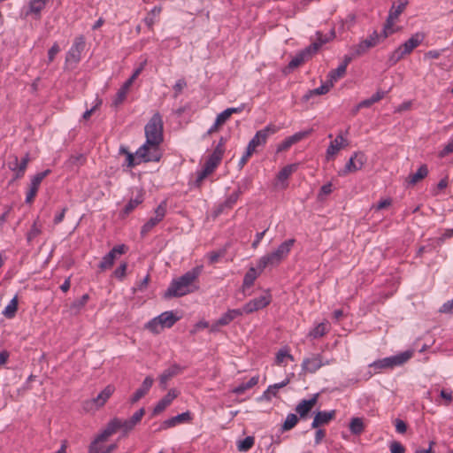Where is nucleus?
I'll return each instance as SVG.
<instances>
[{
	"label": "nucleus",
	"mask_w": 453,
	"mask_h": 453,
	"mask_svg": "<svg viewBox=\"0 0 453 453\" xmlns=\"http://www.w3.org/2000/svg\"><path fill=\"white\" fill-rule=\"evenodd\" d=\"M288 382H289V380L287 379L286 380H284L280 383H276V384L269 386L268 388L271 391V394L275 396L277 394V390L287 386L288 384Z\"/></svg>",
	"instance_id": "69168bd1"
},
{
	"label": "nucleus",
	"mask_w": 453,
	"mask_h": 453,
	"mask_svg": "<svg viewBox=\"0 0 453 453\" xmlns=\"http://www.w3.org/2000/svg\"><path fill=\"white\" fill-rule=\"evenodd\" d=\"M349 431L354 435H360L365 431V424L362 418L355 417L350 419Z\"/></svg>",
	"instance_id": "2f4dec72"
},
{
	"label": "nucleus",
	"mask_w": 453,
	"mask_h": 453,
	"mask_svg": "<svg viewBox=\"0 0 453 453\" xmlns=\"http://www.w3.org/2000/svg\"><path fill=\"white\" fill-rule=\"evenodd\" d=\"M133 423H130L129 419L122 420L119 418H111L106 425L105 428L101 432V438L110 437L114 434L118 430L121 429L123 434H127L130 431L134 428Z\"/></svg>",
	"instance_id": "20e7f679"
},
{
	"label": "nucleus",
	"mask_w": 453,
	"mask_h": 453,
	"mask_svg": "<svg viewBox=\"0 0 453 453\" xmlns=\"http://www.w3.org/2000/svg\"><path fill=\"white\" fill-rule=\"evenodd\" d=\"M145 327L154 334H158L160 332V330L163 329V328H161L160 320L157 319V317L152 319L151 320H150L146 324Z\"/></svg>",
	"instance_id": "09e8293b"
},
{
	"label": "nucleus",
	"mask_w": 453,
	"mask_h": 453,
	"mask_svg": "<svg viewBox=\"0 0 453 453\" xmlns=\"http://www.w3.org/2000/svg\"><path fill=\"white\" fill-rule=\"evenodd\" d=\"M311 411V408L302 400L296 407V411L299 414L300 418H307L309 412Z\"/></svg>",
	"instance_id": "49530a36"
},
{
	"label": "nucleus",
	"mask_w": 453,
	"mask_h": 453,
	"mask_svg": "<svg viewBox=\"0 0 453 453\" xmlns=\"http://www.w3.org/2000/svg\"><path fill=\"white\" fill-rule=\"evenodd\" d=\"M319 50V43H311L299 51L288 63V68L294 69L310 59Z\"/></svg>",
	"instance_id": "39448f33"
},
{
	"label": "nucleus",
	"mask_w": 453,
	"mask_h": 453,
	"mask_svg": "<svg viewBox=\"0 0 453 453\" xmlns=\"http://www.w3.org/2000/svg\"><path fill=\"white\" fill-rule=\"evenodd\" d=\"M81 55L78 50H74L71 48L66 54L65 61L78 63L81 60Z\"/></svg>",
	"instance_id": "5fc2aeb1"
},
{
	"label": "nucleus",
	"mask_w": 453,
	"mask_h": 453,
	"mask_svg": "<svg viewBox=\"0 0 453 453\" xmlns=\"http://www.w3.org/2000/svg\"><path fill=\"white\" fill-rule=\"evenodd\" d=\"M231 117V115L229 114V111H227V110L226 109L225 111H223L222 112H220L217 118H216V120H217V125H223L226 122V120Z\"/></svg>",
	"instance_id": "e2e57ef3"
},
{
	"label": "nucleus",
	"mask_w": 453,
	"mask_h": 453,
	"mask_svg": "<svg viewBox=\"0 0 453 453\" xmlns=\"http://www.w3.org/2000/svg\"><path fill=\"white\" fill-rule=\"evenodd\" d=\"M60 48L57 42H55L52 47L48 51V60L49 62H52L56 57V55L59 52Z\"/></svg>",
	"instance_id": "0e129e2a"
},
{
	"label": "nucleus",
	"mask_w": 453,
	"mask_h": 453,
	"mask_svg": "<svg viewBox=\"0 0 453 453\" xmlns=\"http://www.w3.org/2000/svg\"><path fill=\"white\" fill-rule=\"evenodd\" d=\"M271 303V296H261L259 297L254 298L244 304L242 309V314H250L254 311H257L258 310H261Z\"/></svg>",
	"instance_id": "ddd939ff"
},
{
	"label": "nucleus",
	"mask_w": 453,
	"mask_h": 453,
	"mask_svg": "<svg viewBox=\"0 0 453 453\" xmlns=\"http://www.w3.org/2000/svg\"><path fill=\"white\" fill-rule=\"evenodd\" d=\"M74 50H78L81 54L85 48V38L83 35H80L74 39V42L71 47Z\"/></svg>",
	"instance_id": "864d4df0"
},
{
	"label": "nucleus",
	"mask_w": 453,
	"mask_h": 453,
	"mask_svg": "<svg viewBox=\"0 0 453 453\" xmlns=\"http://www.w3.org/2000/svg\"><path fill=\"white\" fill-rule=\"evenodd\" d=\"M393 25L394 23H388V20H386V23L384 24V27H383V30L380 34H379L380 35V41H384L385 39H387L390 35H392L395 30L393 29Z\"/></svg>",
	"instance_id": "3c124183"
},
{
	"label": "nucleus",
	"mask_w": 453,
	"mask_h": 453,
	"mask_svg": "<svg viewBox=\"0 0 453 453\" xmlns=\"http://www.w3.org/2000/svg\"><path fill=\"white\" fill-rule=\"evenodd\" d=\"M453 152V140L448 142V144L440 151L439 156L444 157Z\"/></svg>",
	"instance_id": "774afa93"
},
{
	"label": "nucleus",
	"mask_w": 453,
	"mask_h": 453,
	"mask_svg": "<svg viewBox=\"0 0 453 453\" xmlns=\"http://www.w3.org/2000/svg\"><path fill=\"white\" fill-rule=\"evenodd\" d=\"M127 264L126 262L121 263L119 267L114 271V276L118 279L122 280L126 275Z\"/></svg>",
	"instance_id": "bf43d9fd"
},
{
	"label": "nucleus",
	"mask_w": 453,
	"mask_h": 453,
	"mask_svg": "<svg viewBox=\"0 0 453 453\" xmlns=\"http://www.w3.org/2000/svg\"><path fill=\"white\" fill-rule=\"evenodd\" d=\"M296 170V165H288L284 166L277 175V178L280 181L286 180Z\"/></svg>",
	"instance_id": "58836bf2"
},
{
	"label": "nucleus",
	"mask_w": 453,
	"mask_h": 453,
	"mask_svg": "<svg viewBox=\"0 0 453 453\" xmlns=\"http://www.w3.org/2000/svg\"><path fill=\"white\" fill-rule=\"evenodd\" d=\"M242 194V190L238 188L236 191H234L233 194H231L226 201L223 203V206H226V209H232L233 206L238 201L240 196Z\"/></svg>",
	"instance_id": "a18cd8bd"
},
{
	"label": "nucleus",
	"mask_w": 453,
	"mask_h": 453,
	"mask_svg": "<svg viewBox=\"0 0 453 453\" xmlns=\"http://www.w3.org/2000/svg\"><path fill=\"white\" fill-rule=\"evenodd\" d=\"M282 260L278 257L276 253L273 251L263 256L260 257L257 263V269L262 272L264 269H265L267 266H276L278 265Z\"/></svg>",
	"instance_id": "4be33fe9"
},
{
	"label": "nucleus",
	"mask_w": 453,
	"mask_h": 453,
	"mask_svg": "<svg viewBox=\"0 0 453 453\" xmlns=\"http://www.w3.org/2000/svg\"><path fill=\"white\" fill-rule=\"evenodd\" d=\"M242 315V311L241 309H233L228 310L225 312L219 319L218 325H221L222 326H227L230 324L234 319Z\"/></svg>",
	"instance_id": "a878e982"
},
{
	"label": "nucleus",
	"mask_w": 453,
	"mask_h": 453,
	"mask_svg": "<svg viewBox=\"0 0 453 453\" xmlns=\"http://www.w3.org/2000/svg\"><path fill=\"white\" fill-rule=\"evenodd\" d=\"M288 357L290 360H294V357L292 355H290L287 350L280 349L278 351L276 355V363L280 364L283 362L284 358Z\"/></svg>",
	"instance_id": "052dcab7"
},
{
	"label": "nucleus",
	"mask_w": 453,
	"mask_h": 453,
	"mask_svg": "<svg viewBox=\"0 0 453 453\" xmlns=\"http://www.w3.org/2000/svg\"><path fill=\"white\" fill-rule=\"evenodd\" d=\"M255 438L253 436H247L237 443V449L241 452L248 451L254 446Z\"/></svg>",
	"instance_id": "ea45409f"
},
{
	"label": "nucleus",
	"mask_w": 453,
	"mask_h": 453,
	"mask_svg": "<svg viewBox=\"0 0 453 453\" xmlns=\"http://www.w3.org/2000/svg\"><path fill=\"white\" fill-rule=\"evenodd\" d=\"M182 371V368L173 364L169 368L165 369L159 376V383L163 389L166 388L167 382L174 376L178 375Z\"/></svg>",
	"instance_id": "412c9836"
},
{
	"label": "nucleus",
	"mask_w": 453,
	"mask_h": 453,
	"mask_svg": "<svg viewBox=\"0 0 453 453\" xmlns=\"http://www.w3.org/2000/svg\"><path fill=\"white\" fill-rule=\"evenodd\" d=\"M311 133V130L302 131L287 137L281 143L278 145L277 151H284L288 150L293 144L300 142Z\"/></svg>",
	"instance_id": "f3484780"
},
{
	"label": "nucleus",
	"mask_w": 453,
	"mask_h": 453,
	"mask_svg": "<svg viewBox=\"0 0 453 453\" xmlns=\"http://www.w3.org/2000/svg\"><path fill=\"white\" fill-rule=\"evenodd\" d=\"M329 361L323 362L320 354H313L311 357H306L302 363V370L304 372L314 373L323 365H328Z\"/></svg>",
	"instance_id": "9b49d317"
},
{
	"label": "nucleus",
	"mask_w": 453,
	"mask_h": 453,
	"mask_svg": "<svg viewBox=\"0 0 453 453\" xmlns=\"http://www.w3.org/2000/svg\"><path fill=\"white\" fill-rule=\"evenodd\" d=\"M390 452L405 453V448L399 441H394L390 444Z\"/></svg>",
	"instance_id": "680f3d73"
},
{
	"label": "nucleus",
	"mask_w": 453,
	"mask_h": 453,
	"mask_svg": "<svg viewBox=\"0 0 453 453\" xmlns=\"http://www.w3.org/2000/svg\"><path fill=\"white\" fill-rule=\"evenodd\" d=\"M48 0H30L29 1V12L27 13H32L35 16V19L41 18V12L45 8Z\"/></svg>",
	"instance_id": "c756f323"
},
{
	"label": "nucleus",
	"mask_w": 453,
	"mask_h": 453,
	"mask_svg": "<svg viewBox=\"0 0 453 453\" xmlns=\"http://www.w3.org/2000/svg\"><path fill=\"white\" fill-rule=\"evenodd\" d=\"M441 313H453V299L444 303L439 309Z\"/></svg>",
	"instance_id": "338daca9"
},
{
	"label": "nucleus",
	"mask_w": 453,
	"mask_h": 453,
	"mask_svg": "<svg viewBox=\"0 0 453 453\" xmlns=\"http://www.w3.org/2000/svg\"><path fill=\"white\" fill-rule=\"evenodd\" d=\"M164 124L161 115L156 112L145 125L144 132L146 142L141 146L135 154L144 163L158 162L162 157L159 145L164 141Z\"/></svg>",
	"instance_id": "f257e3e1"
},
{
	"label": "nucleus",
	"mask_w": 453,
	"mask_h": 453,
	"mask_svg": "<svg viewBox=\"0 0 453 453\" xmlns=\"http://www.w3.org/2000/svg\"><path fill=\"white\" fill-rule=\"evenodd\" d=\"M17 310H18V298H17V296H14L11 300L9 304L5 307L4 311H3V314L7 319H12L15 316Z\"/></svg>",
	"instance_id": "e433bc0d"
},
{
	"label": "nucleus",
	"mask_w": 453,
	"mask_h": 453,
	"mask_svg": "<svg viewBox=\"0 0 453 453\" xmlns=\"http://www.w3.org/2000/svg\"><path fill=\"white\" fill-rule=\"evenodd\" d=\"M220 162L221 160L216 157V156L210 155L204 163L203 168L212 173Z\"/></svg>",
	"instance_id": "37998d69"
},
{
	"label": "nucleus",
	"mask_w": 453,
	"mask_h": 453,
	"mask_svg": "<svg viewBox=\"0 0 453 453\" xmlns=\"http://www.w3.org/2000/svg\"><path fill=\"white\" fill-rule=\"evenodd\" d=\"M336 411H318L311 423V428H319L321 426L327 425L331 420L335 418Z\"/></svg>",
	"instance_id": "a211bd4d"
},
{
	"label": "nucleus",
	"mask_w": 453,
	"mask_h": 453,
	"mask_svg": "<svg viewBox=\"0 0 453 453\" xmlns=\"http://www.w3.org/2000/svg\"><path fill=\"white\" fill-rule=\"evenodd\" d=\"M327 332L326 325L325 323H319L317 326H315L311 332L310 336L313 338H319L324 336Z\"/></svg>",
	"instance_id": "de8ad7c7"
},
{
	"label": "nucleus",
	"mask_w": 453,
	"mask_h": 453,
	"mask_svg": "<svg viewBox=\"0 0 453 453\" xmlns=\"http://www.w3.org/2000/svg\"><path fill=\"white\" fill-rule=\"evenodd\" d=\"M428 174V168L426 165H422L415 173L410 174L408 177V182L411 185H415Z\"/></svg>",
	"instance_id": "7c9ffc66"
},
{
	"label": "nucleus",
	"mask_w": 453,
	"mask_h": 453,
	"mask_svg": "<svg viewBox=\"0 0 453 453\" xmlns=\"http://www.w3.org/2000/svg\"><path fill=\"white\" fill-rule=\"evenodd\" d=\"M109 437L101 438V433L94 439L88 447V453H111L117 448V443L110 444L107 447L101 446L100 443L105 441Z\"/></svg>",
	"instance_id": "2eb2a0df"
},
{
	"label": "nucleus",
	"mask_w": 453,
	"mask_h": 453,
	"mask_svg": "<svg viewBox=\"0 0 453 453\" xmlns=\"http://www.w3.org/2000/svg\"><path fill=\"white\" fill-rule=\"evenodd\" d=\"M346 69L347 68L344 67V65H340L336 69L332 70L328 74L329 82L333 84L338 79L344 76V74L346 73Z\"/></svg>",
	"instance_id": "79ce46f5"
},
{
	"label": "nucleus",
	"mask_w": 453,
	"mask_h": 453,
	"mask_svg": "<svg viewBox=\"0 0 453 453\" xmlns=\"http://www.w3.org/2000/svg\"><path fill=\"white\" fill-rule=\"evenodd\" d=\"M333 87V84L330 82H326L322 84L320 87L309 90L303 96V101L308 102L310 98L313 96L325 95L326 94L330 88Z\"/></svg>",
	"instance_id": "c85d7f7f"
},
{
	"label": "nucleus",
	"mask_w": 453,
	"mask_h": 453,
	"mask_svg": "<svg viewBox=\"0 0 453 453\" xmlns=\"http://www.w3.org/2000/svg\"><path fill=\"white\" fill-rule=\"evenodd\" d=\"M29 162V156L27 154L20 162H19L18 157H15V167L12 170L18 169V173L16 174V178H19L24 174L25 170L27 169V164Z\"/></svg>",
	"instance_id": "4c0bfd02"
},
{
	"label": "nucleus",
	"mask_w": 453,
	"mask_h": 453,
	"mask_svg": "<svg viewBox=\"0 0 453 453\" xmlns=\"http://www.w3.org/2000/svg\"><path fill=\"white\" fill-rule=\"evenodd\" d=\"M380 43V35L377 31H373L372 35H369L365 40H362L358 44L355 45L353 48L356 50V55L363 56L365 55L370 49L375 47Z\"/></svg>",
	"instance_id": "f8f14e48"
},
{
	"label": "nucleus",
	"mask_w": 453,
	"mask_h": 453,
	"mask_svg": "<svg viewBox=\"0 0 453 453\" xmlns=\"http://www.w3.org/2000/svg\"><path fill=\"white\" fill-rule=\"evenodd\" d=\"M115 390V388L112 385L106 386L104 390H102L96 397L92 399V402L97 406L102 407L105 404L107 400L111 396Z\"/></svg>",
	"instance_id": "5701e85b"
},
{
	"label": "nucleus",
	"mask_w": 453,
	"mask_h": 453,
	"mask_svg": "<svg viewBox=\"0 0 453 453\" xmlns=\"http://www.w3.org/2000/svg\"><path fill=\"white\" fill-rule=\"evenodd\" d=\"M424 33H416L410 39L404 42L400 47L403 50V53L411 54L425 39Z\"/></svg>",
	"instance_id": "aec40b11"
},
{
	"label": "nucleus",
	"mask_w": 453,
	"mask_h": 453,
	"mask_svg": "<svg viewBox=\"0 0 453 453\" xmlns=\"http://www.w3.org/2000/svg\"><path fill=\"white\" fill-rule=\"evenodd\" d=\"M279 127L273 124L267 125L265 128L258 130L254 137L249 142L253 143L255 148L264 145L266 143L268 137L272 134H276L279 131Z\"/></svg>",
	"instance_id": "1a4fd4ad"
},
{
	"label": "nucleus",
	"mask_w": 453,
	"mask_h": 453,
	"mask_svg": "<svg viewBox=\"0 0 453 453\" xmlns=\"http://www.w3.org/2000/svg\"><path fill=\"white\" fill-rule=\"evenodd\" d=\"M177 396V390L174 388L170 389L168 393L156 404L152 411L151 417H155L164 411Z\"/></svg>",
	"instance_id": "dca6fc26"
},
{
	"label": "nucleus",
	"mask_w": 453,
	"mask_h": 453,
	"mask_svg": "<svg viewBox=\"0 0 453 453\" xmlns=\"http://www.w3.org/2000/svg\"><path fill=\"white\" fill-rule=\"evenodd\" d=\"M257 276L258 273L257 270L254 267H250L244 275L242 283L243 288H250L254 284Z\"/></svg>",
	"instance_id": "72a5a7b5"
},
{
	"label": "nucleus",
	"mask_w": 453,
	"mask_h": 453,
	"mask_svg": "<svg viewBox=\"0 0 453 453\" xmlns=\"http://www.w3.org/2000/svg\"><path fill=\"white\" fill-rule=\"evenodd\" d=\"M299 418L296 414L289 413L281 426V431L286 432L294 428L298 423Z\"/></svg>",
	"instance_id": "f704fd0d"
},
{
	"label": "nucleus",
	"mask_w": 453,
	"mask_h": 453,
	"mask_svg": "<svg viewBox=\"0 0 453 453\" xmlns=\"http://www.w3.org/2000/svg\"><path fill=\"white\" fill-rule=\"evenodd\" d=\"M127 92L128 91H127L124 88H120L118 90V92H117V94H116L113 101H112V106L117 108L119 105H120L125 101V99L127 97Z\"/></svg>",
	"instance_id": "8fccbe9b"
},
{
	"label": "nucleus",
	"mask_w": 453,
	"mask_h": 453,
	"mask_svg": "<svg viewBox=\"0 0 453 453\" xmlns=\"http://www.w3.org/2000/svg\"><path fill=\"white\" fill-rule=\"evenodd\" d=\"M210 174H211V173H209V172H208L207 170H205L204 168H203V170H202V171L198 172V173H197L196 179V180H195V182H194L195 187H196V188H199L201 187V185H202L203 180H204L208 175H210Z\"/></svg>",
	"instance_id": "4d7b16f0"
},
{
	"label": "nucleus",
	"mask_w": 453,
	"mask_h": 453,
	"mask_svg": "<svg viewBox=\"0 0 453 453\" xmlns=\"http://www.w3.org/2000/svg\"><path fill=\"white\" fill-rule=\"evenodd\" d=\"M143 202V195L140 192L135 198L130 199V201L125 205L123 213L128 215L131 213L139 204Z\"/></svg>",
	"instance_id": "473e14b6"
},
{
	"label": "nucleus",
	"mask_w": 453,
	"mask_h": 453,
	"mask_svg": "<svg viewBox=\"0 0 453 453\" xmlns=\"http://www.w3.org/2000/svg\"><path fill=\"white\" fill-rule=\"evenodd\" d=\"M166 212V203L162 202L155 210V216L151 217L141 229V235L146 236L154 226H156L165 217Z\"/></svg>",
	"instance_id": "423d86ee"
},
{
	"label": "nucleus",
	"mask_w": 453,
	"mask_h": 453,
	"mask_svg": "<svg viewBox=\"0 0 453 453\" xmlns=\"http://www.w3.org/2000/svg\"><path fill=\"white\" fill-rule=\"evenodd\" d=\"M50 172L51 171L50 169H47L43 172L36 173L32 178L30 187H29V189L27 191V196H26L27 203H31L34 201L42 180L45 177H47L50 173Z\"/></svg>",
	"instance_id": "9d476101"
},
{
	"label": "nucleus",
	"mask_w": 453,
	"mask_h": 453,
	"mask_svg": "<svg viewBox=\"0 0 453 453\" xmlns=\"http://www.w3.org/2000/svg\"><path fill=\"white\" fill-rule=\"evenodd\" d=\"M186 87L187 82L184 79L178 80L173 86L174 97H177L182 92L183 88Z\"/></svg>",
	"instance_id": "13d9d810"
},
{
	"label": "nucleus",
	"mask_w": 453,
	"mask_h": 453,
	"mask_svg": "<svg viewBox=\"0 0 453 453\" xmlns=\"http://www.w3.org/2000/svg\"><path fill=\"white\" fill-rule=\"evenodd\" d=\"M202 268V266H196L178 279L173 280L170 286L165 292L164 297L166 299L180 297L193 292V283L201 274Z\"/></svg>",
	"instance_id": "f03ea898"
},
{
	"label": "nucleus",
	"mask_w": 453,
	"mask_h": 453,
	"mask_svg": "<svg viewBox=\"0 0 453 453\" xmlns=\"http://www.w3.org/2000/svg\"><path fill=\"white\" fill-rule=\"evenodd\" d=\"M127 248L125 244L114 246L105 256L103 257L98 267L101 271H105L112 267L117 255L126 253Z\"/></svg>",
	"instance_id": "6e6552de"
},
{
	"label": "nucleus",
	"mask_w": 453,
	"mask_h": 453,
	"mask_svg": "<svg viewBox=\"0 0 453 453\" xmlns=\"http://www.w3.org/2000/svg\"><path fill=\"white\" fill-rule=\"evenodd\" d=\"M162 11L161 6H155L149 14L144 18V22L150 29H152L155 24V17Z\"/></svg>",
	"instance_id": "a19ab883"
},
{
	"label": "nucleus",
	"mask_w": 453,
	"mask_h": 453,
	"mask_svg": "<svg viewBox=\"0 0 453 453\" xmlns=\"http://www.w3.org/2000/svg\"><path fill=\"white\" fill-rule=\"evenodd\" d=\"M347 141L343 138L342 134H338L336 138L330 142L326 150V159L329 160L334 155L338 153V151L342 149V143Z\"/></svg>",
	"instance_id": "393cba45"
},
{
	"label": "nucleus",
	"mask_w": 453,
	"mask_h": 453,
	"mask_svg": "<svg viewBox=\"0 0 453 453\" xmlns=\"http://www.w3.org/2000/svg\"><path fill=\"white\" fill-rule=\"evenodd\" d=\"M157 319L160 320L161 328H170L180 319V318L173 311H165L158 315Z\"/></svg>",
	"instance_id": "b1692460"
},
{
	"label": "nucleus",
	"mask_w": 453,
	"mask_h": 453,
	"mask_svg": "<svg viewBox=\"0 0 453 453\" xmlns=\"http://www.w3.org/2000/svg\"><path fill=\"white\" fill-rule=\"evenodd\" d=\"M145 414V409L141 408L136 412L133 414V416L128 418L130 420V423H133L134 426H136L140 421L142 420V417Z\"/></svg>",
	"instance_id": "6e6d98bb"
},
{
	"label": "nucleus",
	"mask_w": 453,
	"mask_h": 453,
	"mask_svg": "<svg viewBox=\"0 0 453 453\" xmlns=\"http://www.w3.org/2000/svg\"><path fill=\"white\" fill-rule=\"evenodd\" d=\"M141 162H143V160L138 158L135 153H128L126 157V165L129 168L138 165Z\"/></svg>",
	"instance_id": "603ef678"
},
{
	"label": "nucleus",
	"mask_w": 453,
	"mask_h": 453,
	"mask_svg": "<svg viewBox=\"0 0 453 453\" xmlns=\"http://www.w3.org/2000/svg\"><path fill=\"white\" fill-rule=\"evenodd\" d=\"M89 299V296L88 294H84L81 298L74 300L70 306V310L73 313H78L86 305Z\"/></svg>",
	"instance_id": "c9c22d12"
},
{
	"label": "nucleus",
	"mask_w": 453,
	"mask_h": 453,
	"mask_svg": "<svg viewBox=\"0 0 453 453\" xmlns=\"http://www.w3.org/2000/svg\"><path fill=\"white\" fill-rule=\"evenodd\" d=\"M405 55H408L407 53H403V50L399 46L397 49H395L391 55L388 58V63L390 65H395L397 62H399Z\"/></svg>",
	"instance_id": "c03bdc74"
},
{
	"label": "nucleus",
	"mask_w": 453,
	"mask_h": 453,
	"mask_svg": "<svg viewBox=\"0 0 453 453\" xmlns=\"http://www.w3.org/2000/svg\"><path fill=\"white\" fill-rule=\"evenodd\" d=\"M154 379L151 376H147L142 381L141 387L136 389L132 397L130 398L131 403H137L141 398L146 395L150 388L152 387Z\"/></svg>",
	"instance_id": "6ab92c4d"
},
{
	"label": "nucleus",
	"mask_w": 453,
	"mask_h": 453,
	"mask_svg": "<svg viewBox=\"0 0 453 453\" xmlns=\"http://www.w3.org/2000/svg\"><path fill=\"white\" fill-rule=\"evenodd\" d=\"M295 242V239L286 240L285 242L280 243L273 252L276 253L280 259L283 260L290 252L291 248L293 247Z\"/></svg>",
	"instance_id": "cd10ccee"
},
{
	"label": "nucleus",
	"mask_w": 453,
	"mask_h": 453,
	"mask_svg": "<svg viewBox=\"0 0 453 453\" xmlns=\"http://www.w3.org/2000/svg\"><path fill=\"white\" fill-rule=\"evenodd\" d=\"M192 414L190 411H187L185 412H182L180 414H178L177 416L172 417L168 419H165L162 422L160 426L156 431H161L165 430L170 427H173L178 424L180 423H187L190 422L192 420Z\"/></svg>",
	"instance_id": "4468645a"
},
{
	"label": "nucleus",
	"mask_w": 453,
	"mask_h": 453,
	"mask_svg": "<svg viewBox=\"0 0 453 453\" xmlns=\"http://www.w3.org/2000/svg\"><path fill=\"white\" fill-rule=\"evenodd\" d=\"M412 357V352L406 350L397 355L378 359L370 365L374 370L394 368L405 364Z\"/></svg>",
	"instance_id": "7ed1b4c3"
},
{
	"label": "nucleus",
	"mask_w": 453,
	"mask_h": 453,
	"mask_svg": "<svg viewBox=\"0 0 453 453\" xmlns=\"http://www.w3.org/2000/svg\"><path fill=\"white\" fill-rule=\"evenodd\" d=\"M366 162V157L365 153L361 151L354 152L350 157L344 168L339 172V175H346L349 173H354L360 170L365 163Z\"/></svg>",
	"instance_id": "0eeeda50"
},
{
	"label": "nucleus",
	"mask_w": 453,
	"mask_h": 453,
	"mask_svg": "<svg viewBox=\"0 0 453 453\" xmlns=\"http://www.w3.org/2000/svg\"><path fill=\"white\" fill-rule=\"evenodd\" d=\"M408 4V1L405 0L403 2H400L397 5L395 4L392 5V7L389 10L388 16L387 20H388V23L390 24L395 23V21L398 19V17L401 15V13L405 10L406 6Z\"/></svg>",
	"instance_id": "bb28decb"
}]
</instances>
